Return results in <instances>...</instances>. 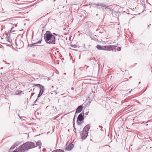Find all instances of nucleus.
Here are the masks:
<instances>
[{"instance_id": "obj_1", "label": "nucleus", "mask_w": 152, "mask_h": 152, "mask_svg": "<svg viewBox=\"0 0 152 152\" xmlns=\"http://www.w3.org/2000/svg\"><path fill=\"white\" fill-rule=\"evenodd\" d=\"M44 39L47 43L54 44L56 43V37L51 33L44 34Z\"/></svg>"}, {"instance_id": "obj_2", "label": "nucleus", "mask_w": 152, "mask_h": 152, "mask_svg": "<svg viewBox=\"0 0 152 152\" xmlns=\"http://www.w3.org/2000/svg\"><path fill=\"white\" fill-rule=\"evenodd\" d=\"M34 86H37L39 88V92L38 96V97L39 98L42 96L45 89L44 86L39 84H35Z\"/></svg>"}, {"instance_id": "obj_3", "label": "nucleus", "mask_w": 152, "mask_h": 152, "mask_svg": "<svg viewBox=\"0 0 152 152\" xmlns=\"http://www.w3.org/2000/svg\"><path fill=\"white\" fill-rule=\"evenodd\" d=\"M103 50H112L116 51V47L113 45L102 46Z\"/></svg>"}, {"instance_id": "obj_4", "label": "nucleus", "mask_w": 152, "mask_h": 152, "mask_svg": "<svg viewBox=\"0 0 152 152\" xmlns=\"http://www.w3.org/2000/svg\"><path fill=\"white\" fill-rule=\"evenodd\" d=\"M28 150L27 146L26 143L20 145L18 148V151L19 152H25Z\"/></svg>"}, {"instance_id": "obj_5", "label": "nucleus", "mask_w": 152, "mask_h": 152, "mask_svg": "<svg viewBox=\"0 0 152 152\" xmlns=\"http://www.w3.org/2000/svg\"><path fill=\"white\" fill-rule=\"evenodd\" d=\"M84 113H83L82 114V113H81L79 114V115H78V117L77 118V125H80V123H79L78 121H81L84 119Z\"/></svg>"}, {"instance_id": "obj_6", "label": "nucleus", "mask_w": 152, "mask_h": 152, "mask_svg": "<svg viewBox=\"0 0 152 152\" xmlns=\"http://www.w3.org/2000/svg\"><path fill=\"white\" fill-rule=\"evenodd\" d=\"M27 146L28 149H29L36 147L35 144L32 142H28L25 143Z\"/></svg>"}, {"instance_id": "obj_7", "label": "nucleus", "mask_w": 152, "mask_h": 152, "mask_svg": "<svg viewBox=\"0 0 152 152\" xmlns=\"http://www.w3.org/2000/svg\"><path fill=\"white\" fill-rule=\"evenodd\" d=\"M104 7H105V5L103 4L98 3L97 9L99 10H102L103 11H104Z\"/></svg>"}, {"instance_id": "obj_8", "label": "nucleus", "mask_w": 152, "mask_h": 152, "mask_svg": "<svg viewBox=\"0 0 152 152\" xmlns=\"http://www.w3.org/2000/svg\"><path fill=\"white\" fill-rule=\"evenodd\" d=\"M88 133L84 131H82V133L81 134V138L82 140L85 139L88 135Z\"/></svg>"}, {"instance_id": "obj_9", "label": "nucleus", "mask_w": 152, "mask_h": 152, "mask_svg": "<svg viewBox=\"0 0 152 152\" xmlns=\"http://www.w3.org/2000/svg\"><path fill=\"white\" fill-rule=\"evenodd\" d=\"M74 145L72 143L69 144L65 148V151L71 150L73 147Z\"/></svg>"}, {"instance_id": "obj_10", "label": "nucleus", "mask_w": 152, "mask_h": 152, "mask_svg": "<svg viewBox=\"0 0 152 152\" xmlns=\"http://www.w3.org/2000/svg\"><path fill=\"white\" fill-rule=\"evenodd\" d=\"M90 125L89 124H88L84 127L83 131H84L88 133V131L90 128Z\"/></svg>"}, {"instance_id": "obj_11", "label": "nucleus", "mask_w": 152, "mask_h": 152, "mask_svg": "<svg viewBox=\"0 0 152 152\" xmlns=\"http://www.w3.org/2000/svg\"><path fill=\"white\" fill-rule=\"evenodd\" d=\"M83 108V106L81 105L79 106L77 109L75 113H80L82 110Z\"/></svg>"}, {"instance_id": "obj_12", "label": "nucleus", "mask_w": 152, "mask_h": 152, "mask_svg": "<svg viewBox=\"0 0 152 152\" xmlns=\"http://www.w3.org/2000/svg\"><path fill=\"white\" fill-rule=\"evenodd\" d=\"M41 145L42 144L40 141L39 140L36 142V145L35 146H36V147H37V146H39V148L40 149L41 148Z\"/></svg>"}, {"instance_id": "obj_13", "label": "nucleus", "mask_w": 152, "mask_h": 152, "mask_svg": "<svg viewBox=\"0 0 152 152\" xmlns=\"http://www.w3.org/2000/svg\"><path fill=\"white\" fill-rule=\"evenodd\" d=\"M107 10L108 11H110L111 10V8L110 6H107L105 5V7H104V9Z\"/></svg>"}, {"instance_id": "obj_14", "label": "nucleus", "mask_w": 152, "mask_h": 152, "mask_svg": "<svg viewBox=\"0 0 152 152\" xmlns=\"http://www.w3.org/2000/svg\"><path fill=\"white\" fill-rule=\"evenodd\" d=\"M96 48L99 50H103L102 46H101L99 45H98L96 46Z\"/></svg>"}, {"instance_id": "obj_15", "label": "nucleus", "mask_w": 152, "mask_h": 152, "mask_svg": "<svg viewBox=\"0 0 152 152\" xmlns=\"http://www.w3.org/2000/svg\"><path fill=\"white\" fill-rule=\"evenodd\" d=\"M52 152H64V151L61 149H58L54 150Z\"/></svg>"}, {"instance_id": "obj_16", "label": "nucleus", "mask_w": 152, "mask_h": 152, "mask_svg": "<svg viewBox=\"0 0 152 152\" xmlns=\"http://www.w3.org/2000/svg\"><path fill=\"white\" fill-rule=\"evenodd\" d=\"M98 3L97 4H92L91 6L95 8H97Z\"/></svg>"}, {"instance_id": "obj_17", "label": "nucleus", "mask_w": 152, "mask_h": 152, "mask_svg": "<svg viewBox=\"0 0 152 152\" xmlns=\"http://www.w3.org/2000/svg\"><path fill=\"white\" fill-rule=\"evenodd\" d=\"M41 40H40V41L39 40L36 43H33L32 44V46H34L35 45H36V44H40L41 43Z\"/></svg>"}, {"instance_id": "obj_18", "label": "nucleus", "mask_w": 152, "mask_h": 152, "mask_svg": "<svg viewBox=\"0 0 152 152\" xmlns=\"http://www.w3.org/2000/svg\"><path fill=\"white\" fill-rule=\"evenodd\" d=\"M15 145H14V144L13 145H12L11 147L10 150H12L13 149L16 147V146H15Z\"/></svg>"}, {"instance_id": "obj_19", "label": "nucleus", "mask_w": 152, "mask_h": 152, "mask_svg": "<svg viewBox=\"0 0 152 152\" xmlns=\"http://www.w3.org/2000/svg\"><path fill=\"white\" fill-rule=\"evenodd\" d=\"M20 142H15V143H14V145H15V146L16 147V146H18V145H20Z\"/></svg>"}, {"instance_id": "obj_20", "label": "nucleus", "mask_w": 152, "mask_h": 152, "mask_svg": "<svg viewBox=\"0 0 152 152\" xmlns=\"http://www.w3.org/2000/svg\"><path fill=\"white\" fill-rule=\"evenodd\" d=\"M71 47H72V48H76L77 47V46L76 45H71Z\"/></svg>"}, {"instance_id": "obj_21", "label": "nucleus", "mask_w": 152, "mask_h": 152, "mask_svg": "<svg viewBox=\"0 0 152 152\" xmlns=\"http://www.w3.org/2000/svg\"><path fill=\"white\" fill-rule=\"evenodd\" d=\"M117 50L118 51H121V47H118L117 48Z\"/></svg>"}, {"instance_id": "obj_22", "label": "nucleus", "mask_w": 152, "mask_h": 152, "mask_svg": "<svg viewBox=\"0 0 152 152\" xmlns=\"http://www.w3.org/2000/svg\"><path fill=\"white\" fill-rule=\"evenodd\" d=\"M38 98H37L34 102V103H35L39 100Z\"/></svg>"}, {"instance_id": "obj_23", "label": "nucleus", "mask_w": 152, "mask_h": 152, "mask_svg": "<svg viewBox=\"0 0 152 152\" xmlns=\"http://www.w3.org/2000/svg\"><path fill=\"white\" fill-rule=\"evenodd\" d=\"M7 39H8V41L9 42V40L10 39V37L9 36H8L7 37Z\"/></svg>"}, {"instance_id": "obj_24", "label": "nucleus", "mask_w": 152, "mask_h": 152, "mask_svg": "<svg viewBox=\"0 0 152 152\" xmlns=\"http://www.w3.org/2000/svg\"><path fill=\"white\" fill-rule=\"evenodd\" d=\"M75 117H74L73 119V124H74L75 123Z\"/></svg>"}, {"instance_id": "obj_25", "label": "nucleus", "mask_w": 152, "mask_h": 152, "mask_svg": "<svg viewBox=\"0 0 152 152\" xmlns=\"http://www.w3.org/2000/svg\"><path fill=\"white\" fill-rule=\"evenodd\" d=\"M73 126L74 128H75V123H74V124H73Z\"/></svg>"}, {"instance_id": "obj_26", "label": "nucleus", "mask_w": 152, "mask_h": 152, "mask_svg": "<svg viewBox=\"0 0 152 152\" xmlns=\"http://www.w3.org/2000/svg\"><path fill=\"white\" fill-rule=\"evenodd\" d=\"M53 34H54V35H56V36H57V34H56V33H53Z\"/></svg>"}, {"instance_id": "obj_27", "label": "nucleus", "mask_w": 152, "mask_h": 152, "mask_svg": "<svg viewBox=\"0 0 152 152\" xmlns=\"http://www.w3.org/2000/svg\"><path fill=\"white\" fill-rule=\"evenodd\" d=\"M74 131L76 132V128H74Z\"/></svg>"}, {"instance_id": "obj_28", "label": "nucleus", "mask_w": 152, "mask_h": 152, "mask_svg": "<svg viewBox=\"0 0 152 152\" xmlns=\"http://www.w3.org/2000/svg\"><path fill=\"white\" fill-rule=\"evenodd\" d=\"M12 152H18L17 151L15 150V151H12Z\"/></svg>"}, {"instance_id": "obj_29", "label": "nucleus", "mask_w": 152, "mask_h": 152, "mask_svg": "<svg viewBox=\"0 0 152 152\" xmlns=\"http://www.w3.org/2000/svg\"><path fill=\"white\" fill-rule=\"evenodd\" d=\"M18 14H22L23 13H22V12H18Z\"/></svg>"}, {"instance_id": "obj_30", "label": "nucleus", "mask_w": 152, "mask_h": 152, "mask_svg": "<svg viewBox=\"0 0 152 152\" xmlns=\"http://www.w3.org/2000/svg\"><path fill=\"white\" fill-rule=\"evenodd\" d=\"M88 112H86V115H87L88 114Z\"/></svg>"}, {"instance_id": "obj_31", "label": "nucleus", "mask_w": 152, "mask_h": 152, "mask_svg": "<svg viewBox=\"0 0 152 152\" xmlns=\"http://www.w3.org/2000/svg\"><path fill=\"white\" fill-rule=\"evenodd\" d=\"M71 89L72 90H73L74 89V88L73 87H72Z\"/></svg>"}, {"instance_id": "obj_32", "label": "nucleus", "mask_w": 152, "mask_h": 152, "mask_svg": "<svg viewBox=\"0 0 152 152\" xmlns=\"http://www.w3.org/2000/svg\"><path fill=\"white\" fill-rule=\"evenodd\" d=\"M14 28V27H12L11 28V30H12Z\"/></svg>"}, {"instance_id": "obj_33", "label": "nucleus", "mask_w": 152, "mask_h": 152, "mask_svg": "<svg viewBox=\"0 0 152 152\" xmlns=\"http://www.w3.org/2000/svg\"><path fill=\"white\" fill-rule=\"evenodd\" d=\"M21 15H19V16H21Z\"/></svg>"}, {"instance_id": "obj_34", "label": "nucleus", "mask_w": 152, "mask_h": 152, "mask_svg": "<svg viewBox=\"0 0 152 152\" xmlns=\"http://www.w3.org/2000/svg\"><path fill=\"white\" fill-rule=\"evenodd\" d=\"M34 94V93H33L32 94Z\"/></svg>"}, {"instance_id": "obj_35", "label": "nucleus", "mask_w": 152, "mask_h": 152, "mask_svg": "<svg viewBox=\"0 0 152 152\" xmlns=\"http://www.w3.org/2000/svg\"><path fill=\"white\" fill-rule=\"evenodd\" d=\"M52 87H53V86H52Z\"/></svg>"}]
</instances>
